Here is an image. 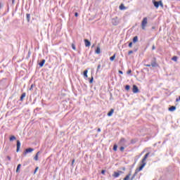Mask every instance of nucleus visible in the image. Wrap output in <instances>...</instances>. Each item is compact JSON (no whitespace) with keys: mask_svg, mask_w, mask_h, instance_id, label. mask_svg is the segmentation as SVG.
<instances>
[{"mask_svg":"<svg viewBox=\"0 0 180 180\" xmlns=\"http://www.w3.org/2000/svg\"><path fill=\"white\" fill-rule=\"evenodd\" d=\"M150 155V153H147L145 156H143V158H142V165L138 169H136L135 174H137L138 172H141L144 167L146 165V160L148 159V156Z\"/></svg>","mask_w":180,"mask_h":180,"instance_id":"1","label":"nucleus"},{"mask_svg":"<svg viewBox=\"0 0 180 180\" xmlns=\"http://www.w3.org/2000/svg\"><path fill=\"white\" fill-rule=\"evenodd\" d=\"M120 150L121 152H123L124 150V148L123 146H121Z\"/></svg>","mask_w":180,"mask_h":180,"instance_id":"30","label":"nucleus"},{"mask_svg":"<svg viewBox=\"0 0 180 180\" xmlns=\"http://www.w3.org/2000/svg\"><path fill=\"white\" fill-rule=\"evenodd\" d=\"M178 101H179V99L177 98V99H176V102H178Z\"/></svg>","mask_w":180,"mask_h":180,"instance_id":"47","label":"nucleus"},{"mask_svg":"<svg viewBox=\"0 0 180 180\" xmlns=\"http://www.w3.org/2000/svg\"><path fill=\"white\" fill-rule=\"evenodd\" d=\"M151 66L153 68L158 67V64L157 63L156 58H155L154 61L151 63Z\"/></svg>","mask_w":180,"mask_h":180,"instance_id":"7","label":"nucleus"},{"mask_svg":"<svg viewBox=\"0 0 180 180\" xmlns=\"http://www.w3.org/2000/svg\"><path fill=\"white\" fill-rule=\"evenodd\" d=\"M179 99H180V97H179Z\"/></svg>","mask_w":180,"mask_h":180,"instance_id":"49","label":"nucleus"},{"mask_svg":"<svg viewBox=\"0 0 180 180\" xmlns=\"http://www.w3.org/2000/svg\"><path fill=\"white\" fill-rule=\"evenodd\" d=\"M129 89H130V86H129V85H127V86H125V89H126L127 91H129Z\"/></svg>","mask_w":180,"mask_h":180,"instance_id":"29","label":"nucleus"},{"mask_svg":"<svg viewBox=\"0 0 180 180\" xmlns=\"http://www.w3.org/2000/svg\"><path fill=\"white\" fill-rule=\"evenodd\" d=\"M75 162V159H73L72 161V165H74Z\"/></svg>","mask_w":180,"mask_h":180,"instance_id":"34","label":"nucleus"},{"mask_svg":"<svg viewBox=\"0 0 180 180\" xmlns=\"http://www.w3.org/2000/svg\"><path fill=\"white\" fill-rule=\"evenodd\" d=\"M132 44H133L132 42H130L129 44V46L130 48H131V47H132Z\"/></svg>","mask_w":180,"mask_h":180,"instance_id":"37","label":"nucleus"},{"mask_svg":"<svg viewBox=\"0 0 180 180\" xmlns=\"http://www.w3.org/2000/svg\"><path fill=\"white\" fill-rule=\"evenodd\" d=\"M115 112V110L113 108H111L110 110L108 112L107 115L108 117H111Z\"/></svg>","mask_w":180,"mask_h":180,"instance_id":"9","label":"nucleus"},{"mask_svg":"<svg viewBox=\"0 0 180 180\" xmlns=\"http://www.w3.org/2000/svg\"><path fill=\"white\" fill-rule=\"evenodd\" d=\"M122 173V171H120L119 172H115L112 174V176L114 178L119 177L120 176V174Z\"/></svg>","mask_w":180,"mask_h":180,"instance_id":"6","label":"nucleus"},{"mask_svg":"<svg viewBox=\"0 0 180 180\" xmlns=\"http://www.w3.org/2000/svg\"><path fill=\"white\" fill-rule=\"evenodd\" d=\"M115 58H116V53H115L110 58V60L112 62L115 60Z\"/></svg>","mask_w":180,"mask_h":180,"instance_id":"14","label":"nucleus"},{"mask_svg":"<svg viewBox=\"0 0 180 180\" xmlns=\"http://www.w3.org/2000/svg\"><path fill=\"white\" fill-rule=\"evenodd\" d=\"M87 73H88V70H85L84 71L83 75H84V77H86V78L88 77Z\"/></svg>","mask_w":180,"mask_h":180,"instance_id":"19","label":"nucleus"},{"mask_svg":"<svg viewBox=\"0 0 180 180\" xmlns=\"http://www.w3.org/2000/svg\"><path fill=\"white\" fill-rule=\"evenodd\" d=\"M100 68H101V65H98V70H99Z\"/></svg>","mask_w":180,"mask_h":180,"instance_id":"43","label":"nucleus"},{"mask_svg":"<svg viewBox=\"0 0 180 180\" xmlns=\"http://www.w3.org/2000/svg\"><path fill=\"white\" fill-rule=\"evenodd\" d=\"M131 70H129L127 71V74L129 75V74H131Z\"/></svg>","mask_w":180,"mask_h":180,"instance_id":"38","label":"nucleus"},{"mask_svg":"<svg viewBox=\"0 0 180 180\" xmlns=\"http://www.w3.org/2000/svg\"><path fill=\"white\" fill-rule=\"evenodd\" d=\"M128 54H129V56H130L131 54H133V51H129L128 52Z\"/></svg>","mask_w":180,"mask_h":180,"instance_id":"32","label":"nucleus"},{"mask_svg":"<svg viewBox=\"0 0 180 180\" xmlns=\"http://www.w3.org/2000/svg\"><path fill=\"white\" fill-rule=\"evenodd\" d=\"M77 16H78V13H75V17L77 18Z\"/></svg>","mask_w":180,"mask_h":180,"instance_id":"41","label":"nucleus"},{"mask_svg":"<svg viewBox=\"0 0 180 180\" xmlns=\"http://www.w3.org/2000/svg\"><path fill=\"white\" fill-rule=\"evenodd\" d=\"M105 174V170H101V174Z\"/></svg>","mask_w":180,"mask_h":180,"instance_id":"36","label":"nucleus"},{"mask_svg":"<svg viewBox=\"0 0 180 180\" xmlns=\"http://www.w3.org/2000/svg\"><path fill=\"white\" fill-rule=\"evenodd\" d=\"M72 48L73 50H76L77 49L75 44H72Z\"/></svg>","mask_w":180,"mask_h":180,"instance_id":"28","label":"nucleus"},{"mask_svg":"<svg viewBox=\"0 0 180 180\" xmlns=\"http://www.w3.org/2000/svg\"><path fill=\"white\" fill-rule=\"evenodd\" d=\"M139 91L138 87L136 85L133 86V92L134 94L138 93Z\"/></svg>","mask_w":180,"mask_h":180,"instance_id":"10","label":"nucleus"},{"mask_svg":"<svg viewBox=\"0 0 180 180\" xmlns=\"http://www.w3.org/2000/svg\"><path fill=\"white\" fill-rule=\"evenodd\" d=\"M21 146V143L19 140L17 141V153L19 152Z\"/></svg>","mask_w":180,"mask_h":180,"instance_id":"8","label":"nucleus"},{"mask_svg":"<svg viewBox=\"0 0 180 180\" xmlns=\"http://www.w3.org/2000/svg\"><path fill=\"white\" fill-rule=\"evenodd\" d=\"M34 150V148H27V149H25V150L24 151L23 155H27V153H32Z\"/></svg>","mask_w":180,"mask_h":180,"instance_id":"4","label":"nucleus"},{"mask_svg":"<svg viewBox=\"0 0 180 180\" xmlns=\"http://www.w3.org/2000/svg\"><path fill=\"white\" fill-rule=\"evenodd\" d=\"M174 110H176L175 106H171L170 108H169V111L174 112Z\"/></svg>","mask_w":180,"mask_h":180,"instance_id":"15","label":"nucleus"},{"mask_svg":"<svg viewBox=\"0 0 180 180\" xmlns=\"http://www.w3.org/2000/svg\"><path fill=\"white\" fill-rule=\"evenodd\" d=\"M39 170V167H36L34 172V174H36V172H37V171Z\"/></svg>","mask_w":180,"mask_h":180,"instance_id":"31","label":"nucleus"},{"mask_svg":"<svg viewBox=\"0 0 180 180\" xmlns=\"http://www.w3.org/2000/svg\"><path fill=\"white\" fill-rule=\"evenodd\" d=\"M113 150L114 151H117V144H115L114 146H113Z\"/></svg>","mask_w":180,"mask_h":180,"instance_id":"22","label":"nucleus"},{"mask_svg":"<svg viewBox=\"0 0 180 180\" xmlns=\"http://www.w3.org/2000/svg\"><path fill=\"white\" fill-rule=\"evenodd\" d=\"M39 151H38V152L37 153V154L35 155V156H34V160L35 161L39 160Z\"/></svg>","mask_w":180,"mask_h":180,"instance_id":"13","label":"nucleus"},{"mask_svg":"<svg viewBox=\"0 0 180 180\" xmlns=\"http://www.w3.org/2000/svg\"><path fill=\"white\" fill-rule=\"evenodd\" d=\"M131 143H134V142L133 141V140H131Z\"/></svg>","mask_w":180,"mask_h":180,"instance_id":"46","label":"nucleus"},{"mask_svg":"<svg viewBox=\"0 0 180 180\" xmlns=\"http://www.w3.org/2000/svg\"><path fill=\"white\" fill-rule=\"evenodd\" d=\"M14 140H16V137L15 136H11L10 137V141H14Z\"/></svg>","mask_w":180,"mask_h":180,"instance_id":"20","label":"nucleus"},{"mask_svg":"<svg viewBox=\"0 0 180 180\" xmlns=\"http://www.w3.org/2000/svg\"><path fill=\"white\" fill-rule=\"evenodd\" d=\"M177 60H178V57L177 56H174L172 58V60L174 61V62H177Z\"/></svg>","mask_w":180,"mask_h":180,"instance_id":"21","label":"nucleus"},{"mask_svg":"<svg viewBox=\"0 0 180 180\" xmlns=\"http://www.w3.org/2000/svg\"><path fill=\"white\" fill-rule=\"evenodd\" d=\"M155 45H153L152 46V50H155Z\"/></svg>","mask_w":180,"mask_h":180,"instance_id":"40","label":"nucleus"},{"mask_svg":"<svg viewBox=\"0 0 180 180\" xmlns=\"http://www.w3.org/2000/svg\"><path fill=\"white\" fill-rule=\"evenodd\" d=\"M131 175V173H129V174H127V175L124 178V180H129Z\"/></svg>","mask_w":180,"mask_h":180,"instance_id":"18","label":"nucleus"},{"mask_svg":"<svg viewBox=\"0 0 180 180\" xmlns=\"http://www.w3.org/2000/svg\"><path fill=\"white\" fill-rule=\"evenodd\" d=\"M153 3L156 8H159L160 5H162V2L161 1H153Z\"/></svg>","mask_w":180,"mask_h":180,"instance_id":"5","label":"nucleus"},{"mask_svg":"<svg viewBox=\"0 0 180 180\" xmlns=\"http://www.w3.org/2000/svg\"><path fill=\"white\" fill-rule=\"evenodd\" d=\"M26 96V93H22L20 96V101H23L24 98Z\"/></svg>","mask_w":180,"mask_h":180,"instance_id":"12","label":"nucleus"},{"mask_svg":"<svg viewBox=\"0 0 180 180\" xmlns=\"http://www.w3.org/2000/svg\"><path fill=\"white\" fill-rule=\"evenodd\" d=\"M7 159H8L9 161H11V158L9 155H8V156H7Z\"/></svg>","mask_w":180,"mask_h":180,"instance_id":"39","label":"nucleus"},{"mask_svg":"<svg viewBox=\"0 0 180 180\" xmlns=\"http://www.w3.org/2000/svg\"><path fill=\"white\" fill-rule=\"evenodd\" d=\"M98 132H101V130L100 128L98 129Z\"/></svg>","mask_w":180,"mask_h":180,"instance_id":"44","label":"nucleus"},{"mask_svg":"<svg viewBox=\"0 0 180 180\" xmlns=\"http://www.w3.org/2000/svg\"><path fill=\"white\" fill-rule=\"evenodd\" d=\"M147 25H148V18L145 17L143 18V19H142V22H141V27H142V30H145Z\"/></svg>","mask_w":180,"mask_h":180,"instance_id":"2","label":"nucleus"},{"mask_svg":"<svg viewBox=\"0 0 180 180\" xmlns=\"http://www.w3.org/2000/svg\"><path fill=\"white\" fill-rule=\"evenodd\" d=\"M20 167H21V165H18L17 170H16L17 172H19Z\"/></svg>","mask_w":180,"mask_h":180,"instance_id":"25","label":"nucleus"},{"mask_svg":"<svg viewBox=\"0 0 180 180\" xmlns=\"http://www.w3.org/2000/svg\"><path fill=\"white\" fill-rule=\"evenodd\" d=\"M125 141H126V140H125V139H124V138H122L120 140V143H125Z\"/></svg>","mask_w":180,"mask_h":180,"instance_id":"27","label":"nucleus"},{"mask_svg":"<svg viewBox=\"0 0 180 180\" xmlns=\"http://www.w3.org/2000/svg\"><path fill=\"white\" fill-rule=\"evenodd\" d=\"M93 80H94V77H91V79L89 81V82H90L91 84H92V83H93Z\"/></svg>","mask_w":180,"mask_h":180,"instance_id":"35","label":"nucleus"},{"mask_svg":"<svg viewBox=\"0 0 180 180\" xmlns=\"http://www.w3.org/2000/svg\"><path fill=\"white\" fill-rule=\"evenodd\" d=\"M150 66H151L150 64H146V65H145V67H147V68H150Z\"/></svg>","mask_w":180,"mask_h":180,"instance_id":"33","label":"nucleus"},{"mask_svg":"<svg viewBox=\"0 0 180 180\" xmlns=\"http://www.w3.org/2000/svg\"><path fill=\"white\" fill-rule=\"evenodd\" d=\"M96 54H101V48L100 46H98L96 50Z\"/></svg>","mask_w":180,"mask_h":180,"instance_id":"17","label":"nucleus"},{"mask_svg":"<svg viewBox=\"0 0 180 180\" xmlns=\"http://www.w3.org/2000/svg\"><path fill=\"white\" fill-rule=\"evenodd\" d=\"M119 73L121 74V75H123V71L119 70Z\"/></svg>","mask_w":180,"mask_h":180,"instance_id":"42","label":"nucleus"},{"mask_svg":"<svg viewBox=\"0 0 180 180\" xmlns=\"http://www.w3.org/2000/svg\"><path fill=\"white\" fill-rule=\"evenodd\" d=\"M46 60L44 59L41 62L39 63L40 68H42L44 65L45 64Z\"/></svg>","mask_w":180,"mask_h":180,"instance_id":"16","label":"nucleus"},{"mask_svg":"<svg viewBox=\"0 0 180 180\" xmlns=\"http://www.w3.org/2000/svg\"><path fill=\"white\" fill-rule=\"evenodd\" d=\"M26 18H27V21L30 22V14H27Z\"/></svg>","mask_w":180,"mask_h":180,"instance_id":"23","label":"nucleus"},{"mask_svg":"<svg viewBox=\"0 0 180 180\" xmlns=\"http://www.w3.org/2000/svg\"><path fill=\"white\" fill-rule=\"evenodd\" d=\"M112 25L117 26L119 25L120 21L118 20V18L115 17V18L112 19Z\"/></svg>","mask_w":180,"mask_h":180,"instance_id":"3","label":"nucleus"},{"mask_svg":"<svg viewBox=\"0 0 180 180\" xmlns=\"http://www.w3.org/2000/svg\"><path fill=\"white\" fill-rule=\"evenodd\" d=\"M84 44H85V46H86V47H89V46H91L90 41H89V40H87V39H84Z\"/></svg>","mask_w":180,"mask_h":180,"instance_id":"11","label":"nucleus"},{"mask_svg":"<svg viewBox=\"0 0 180 180\" xmlns=\"http://www.w3.org/2000/svg\"><path fill=\"white\" fill-rule=\"evenodd\" d=\"M125 8V7H124V6L123 5V4H121L120 6V11H123V9H124Z\"/></svg>","mask_w":180,"mask_h":180,"instance_id":"24","label":"nucleus"},{"mask_svg":"<svg viewBox=\"0 0 180 180\" xmlns=\"http://www.w3.org/2000/svg\"><path fill=\"white\" fill-rule=\"evenodd\" d=\"M133 41L134 43H136L138 41V37H135L134 39H133Z\"/></svg>","mask_w":180,"mask_h":180,"instance_id":"26","label":"nucleus"},{"mask_svg":"<svg viewBox=\"0 0 180 180\" xmlns=\"http://www.w3.org/2000/svg\"><path fill=\"white\" fill-rule=\"evenodd\" d=\"M134 176H135V175L131 178V179H133Z\"/></svg>","mask_w":180,"mask_h":180,"instance_id":"48","label":"nucleus"},{"mask_svg":"<svg viewBox=\"0 0 180 180\" xmlns=\"http://www.w3.org/2000/svg\"><path fill=\"white\" fill-rule=\"evenodd\" d=\"M33 88V85H31V88H30V90H32Z\"/></svg>","mask_w":180,"mask_h":180,"instance_id":"45","label":"nucleus"}]
</instances>
